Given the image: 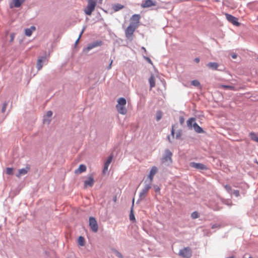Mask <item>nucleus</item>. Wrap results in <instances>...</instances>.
Here are the masks:
<instances>
[{
	"mask_svg": "<svg viewBox=\"0 0 258 258\" xmlns=\"http://www.w3.org/2000/svg\"><path fill=\"white\" fill-rule=\"evenodd\" d=\"M150 185H146V187H145V190H144L143 191V194H144V192H146L148 191V189L150 188Z\"/></svg>",
	"mask_w": 258,
	"mask_h": 258,
	"instance_id": "nucleus-36",
	"label": "nucleus"
},
{
	"mask_svg": "<svg viewBox=\"0 0 258 258\" xmlns=\"http://www.w3.org/2000/svg\"><path fill=\"white\" fill-rule=\"evenodd\" d=\"M232 56V57L233 58H236V55H235V54L233 55Z\"/></svg>",
	"mask_w": 258,
	"mask_h": 258,
	"instance_id": "nucleus-48",
	"label": "nucleus"
},
{
	"mask_svg": "<svg viewBox=\"0 0 258 258\" xmlns=\"http://www.w3.org/2000/svg\"><path fill=\"white\" fill-rule=\"evenodd\" d=\"M207 67L213 70H217L219 67V64L217 62H209L207 64Z\"/></svg>",
	"mask_w": 258,
	"mask_h": 258,
	"instance_id": "nucleus-22",
	"label": "nucleus"
},
{
	"mask_svg": "<svg viewBox=\"0 0 258 258\" xmlns=\"http://www.w3.org/2000/svg\"><path fill=\"white\" fill-rule=\"evenodd\" d=\"M156 2L152 0H146L142 2L141 7L143 8H149L152 6H155Z\"/></svg>",
	"mask_w": 258,
	"mask_h": 258,
	"instance_id": "nucleus-11",
	"label": "nucleus"
},
{
	"mask_svg": "<svg viewBox=\"0 0 258 258\" xmlns=\"http://www.w3.org/2000/svg\"><path fill=\"white\" fill-rule=\"evenodd\" d=\"M171 135L174 136V126L173 125L172 127V130H171Z\"/></svg>",
	"mask_w": 258,
	"mask_h": 258,
	"instance_id": "nucleus-45",
	"label": "nucleus"
},
{
	"mask_svg": "<svg viewBox=\"0 0 258 258\" xmlns=\"http://www.w3.org/2000/svg\"><path fill=\"white\" fill-rule=\"evenodd\" d=\"M189 166L199 170H207V167L204 164L200 163H196V162H190L189 163Z\"/></svg>",
	"mask_w": 258,
	"mask_h": 258,
	"instance_id": "nucleus-9",
	"label": "nucleus"
},
{
	"mask_svg": "<svg viewBox=\"0 0 258 258\" xmlns=\"http://www.w3.org/2000/svg\"><path fill=\"white\" fill-rule=\"evenodd\" d=\"M30 170V166L29 165H27L25 168L20 169L18 170V173L16 174V176L18 178L20 177L21 176L26 175L27 174L28 171Z\"/></svg>",
	"mask_w": 258,
	"mask_h": 258,
	"instance_id": "nucleus-10",
	"label": "nucleus"
},
{
	"mask_svg": "<svg viewBox=\"0 0 258 258\" xmlns=\"http://www.w3.org/2000/svg\"><path fill=\"white\" fill-rule=\"evenodd\" d=\"M115 253L116 254V255L119 257V258H123V256L121 254V253H120L119 251H117V250H115Z\"/></svg>",
	"mask_w": 258,
	"mask_h": 258,
	"instance_id": "nucleus-33",
	"label": "nucleus"
},
{
	"mask_svg": "<svg viewBox=\"0 0 258 258\" xmlns=\"http://www.w3.org/2000/svg\"><path fill=\"white\" fill-rule=\"evenodd\" d=\"M155 191L156 192H158L160 191V188L159 187H155Z\"/></svg>",
	"mask_w": 258,
	"mask_h": 258,
	"instance_id": "nucleus-44",
	"label": "nucleus"
},
{
	"mask_svg": "<svg viewBox=\"0 0 258 258\" xmlns=\"http://www.w3.org/2000/svg\"><path fill=\"white\" fill-rule=\"evenodd\" d=\"M86 166L85 165L81 164L79 168L75 170V173H81L86 171Z\"/></svg>",
	"mask_w": 258,
	"mask_h": 258,
	"instance_id": "nucleus-18",
	"label": "nucleus"
},
{
	"mask_svg": "<svg viewBox=\"0 0 258 258\" xmlns=\"http://www.w3.org/2000/svg\"><path fill=\"white\" fill-rule=\"evenodd\" d=\"M137 28L128 25V26L125 30V37L130 40H132L133 38L134 33Z\"/></svg>",
	"mask_w": 258,
	"mask_h": 258,
	"instance_id": "nucleus-6",
	"label": "nucleus"
},
{
	"mask_svg": "<svg viewBox=\"0 0 258 258\" xmlns=\"http://www.w3.org/2000/svg\"><path fill=\"white\" fill-rule=\"evenodd\" d=\"M145 59L151 64H153L152 61L151 59L148 57H145Z\"/></svg>",
	"mask_w": 258,
	"mask_h": 258,
	"instance_id": "nucleus-37",
	"label": "nucleus"
},
{
	"mask_svg": "<svg viewBox=\"0 0 258 258\" xmlns=\"http://www.w3.org/2000/svg\"><path fill=\"white\" fill-rule=\"evenodd\" d=\"M6 172L8 175H12L13 174V168L10 167L7 168Z\"/></svg>",
	"mask_w": 258,
	"mask_h": 258,
	"instance_id": "nucleus-30",
	"label": "nucleus"
},
{
	"mask_svg": "<svg viewBox=\"0 0 258 258\" xmlns=\"http://www.w3.org/2000/svg\"><path fill=\"white\" fill-rule=\"evenodd\" d=\"M112 62H113V60H111V61L110 62V64H109L108 67H107V70H110L111 69V67H112Z\"/></svg>",
	"mask_w": 258,
	"mask_h": 258,
	"instance_id": "nucleus-43",
	"label": "nucleus"
},
{
	"mask_svg": "<svg viewBox=\"0 0 258 258\" xmlns=\"http://www.w3.org/2000/svg\"><path fill=\"white\" fill-rule=\"evenodd\" d=\"M220 225H218V224H214L212 226V229H214V228H220Z\"/></svg>",
	"mask_w": 258,
	"mask_h": 258,
	"instance_id": "nucleus-38",
	"label": "nucleus"
},
{
	"mask_svg": "<svg viewBox=\"0 0 258 258\" xmlns=\"http://www.w3.org/2000/svg\"><path fill=\"white\" fill-rule=\"evenodd\" d=\"M178 254L183 258H190L192 255V251L189 247H184L179 250Z\"/></svg>",
	"mask_w": 258,
	"mask_h": 258,
	"instance_id": "nucleus-4",
	"label": "nucleus"
},
{
	"mask_svg": "<svg viewBox=\"0 0 258 258\" xmlns=\"http://www.w3.org/2000/svg\"><path fill=\"white\" fill-rule=\"evenodd\" d=\"M89 226L94 232H97L98 230L97 222L94 217H91L89 218Z\"/></svg>",
	"mask_w": 258,
	"mask_h": 258,
	"instance_id": "nucleus-7",
	"label": "nucleus"
},
{
	"mask_svg": "<svg viewBox=\"0 0 258 258\" xmlns=\"http://www.w3.org/2000/svg\"><path fill=\"white\" fill-rule=\"evenodd\" d=\"M141 16L139 14L133 15L130 20V25L138 28L139 26Z\"/></svg>",
	"mask_w": 258,
	"mask_h": 258,
	"instance_id": "nucleus-5",
	"label": "nucleus"
},
{
	"mask_svg": "<svg viewBox=\"0 0 258 258\" xmlns=\"http://www.w3.org/2000/svg\"><path fill=\"white\" fill-rule=\"evenodd\" d=\"M126 101L124 98H119L117 100V104L116 106V109L118 113L124 115L127 112V110L125 108Z\"/></svg>",
	"mask_w": 258,
	"mask_h": 258,
	"instance_id": "nucleus-1",
	"label": "nucleus"
},
{
	"mask_svg": "<svg viewBox=\"0 0 258 258\" xmlns=\"http://www.w3.org/2000/svg\"><path fill=\"white\" fill-rule=\"evenodd\" d=\"M94 183V180L92 176H89L86 180L84 181V187L88 188L92 187Z\"/></svg>",
	"mask_w": 258,
	"mask_h": 258,
	"instance_id": "nucleus-13",
	"label": "nucleus"
},
{
	"mask_svg": "<svg viewBox=\"0 0 258 258\" xmlns=\"http://www.w3.org/2000/svg\"><path fill=\"white\" fill-rule=\"evenodd\" d=\"M102 44V42L101 41H97L96 42H94L92 43L89 44L87 47L84 49V51L88 52L90 51L91 49L99 46H101Z\"/></svg>",
	"mask_w": 258,
	"mask_h": 258,
	"instance_id": "nucleus-12",
	"label": "nucleus"
},
{
	"mask_svg": "<svg viewBox=\"0 0 258 258\" xmlns=\"http://www.w3.org/2000/svg\"><path fill=\"white\" fill-rule=\"evenodd\" d=\"M194 61L196 62V63H199L200 62V58H198V57H197L195 59H194Z\"/></svg>",
	"mask_w": 258,
	"mask_h": 258,
	"instance_id": "nucleus-46",
	"label": "nucleus"
},
{
	"mask_svg": "<svg viewBox=\"0 0 258 258\" xmlns=\"http://www.w3.org/2000/svg\"><path fill=\"white\" fill-rule=\"evenodd\" d=\"M6 105H7L6 104H4V106H3V108H2V111L3 112H5V109H6Z\"/></svg>",
	"mask_w": 258,
	"mask_h": 258,
	"instance_id": "nucleus-47",
	"label": "nucleus"
},
{
	"mask_svg": "<svg viewBox=\"0 0 258 258\" xmlns=\"http://www.w3.org/2000/svg\"><path fill=\"white\" fill-rule=\"evenodd\" d=\"M142 49L143 50H144L145 52L146 51V48H145L144 47H142Z\"/></svg>",
	"mask_w": 258,
	"mask_h": 258,
	"instance_id": "nucleus-49",
	"label": "nucleus"
},
{
	"mask_svg": "<svg viewBox=\"0 0 258 258\" xmlns=\"http://www.w3.org/2000/svg\"><path fill=\"white\" fill-rule=\"evenodd\" d=\"M50 122V119H47L45 118L43 119V122L44 123L48 124Z\"/></svg>",
	"mask_w": 258,
	"mask_h": 258,
	"instance_id": "nucleus-40",
	"label": "nucleus"
},
{
	"mask_svg": "<svg viewBox=\"0 0 258 258\" xmlns=\"http://www.w3.org/2000/svg\"><path fill=\"white\" fill-rule=\"evenodd\" d=\"M191 217L194 219H197L199 217V213L197 212H194L191 214Z\"/></svg>",
	"mask_w": 258,
	"mask_h": 258,
	"instance_id": "nucleus-31",
	"label": "nucleus"
},
{
	"mask_svg": "<svg viewBox=\"0 0 258 258\" xmlns=\"http://www.w3.org/2000/svg\"><path fill=\"white\" fill-rule=\"evenodd\" d=\"M123 7H124L123 6H122L120 4H117L114 5L113 6V9L115 12H117V11L122 9V8H123Z\"/></svg>",
	"mask_w": 258,
	"mask_h": 258,
	"instance_id": "nucleus-26",
	"label": "nucleus"
},
{
	"mask_svg": "<svg viewBox=\"0 0 258 258\" xmlns=\"http://www.w3.org/2000/svg\"><path fill=\"white\" fill-rule=\"evenodd\" d=\"M11 36V40L10 41L12 42L14 40V39L15 38V34L14 33H11L10 35Z\"/></svg>",
	"mask_w": 258,
	"mask_h": 258,
	"instance_id": "nucleus-39",
	"label": "nucleus"
},
{
	"mask_svg": "<svg viewBox=\"0 0 258 258\" xmlns=\"http://www.w3.org/2000/svg\"><path fill=\"white\" fill-rule=\"evenodd\" d=\"M134 200H135V199L133 198V199L132 207H133L134 204ZM130 219L131 221H134V222H135V220H136L134 214L133 213V207H132L131 210L130 214Z\"/></svg>",
	"mask_w": 258,
	"mask_h": 258,
	"instance_id": "nucleus-24",
	"label": "nucleus"
},
{
	"mask_svg": "<svg viewBox=\"0 0 258 258\" xmlns=\"http://www.w3.org/2000/svg\"><path fill=\"white\" fill-rule=\"evenodd\" d=\"M191 84L192 85L196 86V87H201L200 83L198 80H193L191 81Z\"/></svg>",
	"mask_w": 258,
	"mask_h": 258,
	"instance_id": "nucleus-29",
	"label": "nucleus"
},
{
	"mask_svg": "<svg viewBox=\"0 0 258 258\" xmlns=\"http://www.w3.org/2000/svg\"><path fill=\"white\" fill-rule=\"evenodd\" d=\"M172 152L168 149L166 150L165 151L164 155L161 159L162 163L165 164L167 165H169L170 164H172Z\"/></svg>",
	"mask_w": 258,
	"mask_h": 258,
	"instance_id": "nucleus-2",
	"label": "nucleus"
},
{
	"mask_svg": "<svg viewBox=\"0 0 258 258\" xmlns=\"http://www.w3.org/2000/svg\"><path fill=\"white\" fill-rule=\"evenodd\" d=\"M23 2V0H13L12 3L10 4V7L11 8L13 7L18 8L20 7Z\"/></svg>",
	"mask_w": 258,
	"mask_h": 258,
	"instance_id": "nucleus-16",
	"label": "nucleus"
},
{
	"mask_svg": "<svg viewBox=\"0 0 258 258\" xmlns=\"http://www.w3.org/2000/svg\"><path fill=\"white\" fill-rule=\"evenodd\" d=\"M78 243L81 246L85 245V239L83 236H79L78 240Z\"/></svg>",
	"mask_w": 258,
	"mask_h": 258,
	"instance_id": "nucleus-27",
	"label": "nucleus"
},
{
	"mask_svg": "<svg viewBox=\"0 0 258 258\" xmlns=\"http://www.w3.org/2000/svg\"><path fill=\"white\" fill-rule=\"evenodd\" d=\"M225 188L227 189V191L228 192H229V191H230V189H231V187H230V186L229 185H226L225 186Z\"/></svg>",
	"mask_w": 258,
	"mask_h": 258,
	"instance_id": "nucleus-41",
	"label": "nucleus"
},
{
	"mask_svg": "<svg viewBox=\"0 0 258 258\" xmlns=\"http://www.w3.org/2000/svg\"><path fill=\"white\" fill-rule=\"evenodd\" d=\"M45 60V57L41 56V57H40L38 58V59L37 60V66H36L38 70H40L42 69V66H43L42 62L44 61Z\"/></svg>",
	"mask_w": 258,
	"mask_h": 258,
	"instance_id": "nucleus-17",
	"label": "nucleus"
},
{
	"mask_svg": "<svg viewBox=\"0 0 258 258\" xmlns=\"http://www.w3.org/2000/svg\"><path fill=\"white\" fill-rule=\"evenodd\" d=\"M193 127L195 131L198 133H202L204 132L203 130L196 122L194 123Z\"/></svg>",
	"mask_w": 258,
	"mask_h": 258,
	"instance_id": "nucleus-21",
	"label": "nucleus"
},
{
	"mask_svg": "<svg viewBox=\"0 0 258 258\" xmlns=\"http://www.w3.org/2000/svg\"><path fill=\"white\" fill-rule=\"evenodd\" d=\"M249 135L252 140L258 143V137L254 133H250Z\"/></svg>",
	"mask_w": 258,
	"mask_h": 258,
	"instance_id": "nucleus-28",
	"label": "nucleus"
},
{
	"mask_svg": "<svg viewBox=\"0 0 258 258\" xmlns=\"http://www.w3.org/2000/svg\"><path fill=\"white\" fill-rule=\"evenodd\" d=\"M96 5V2L93 0H88V5L84 10L85 13L89 16L92 14V12L95 10Z\"/></svg>",
	"mask_w": 258,
	"mask_h": 258,
	"instance_id": "nucleus-3",
	"label": "nucleus"
},
{
	"mask_svg": "<svg viewBox=\"0 0 258 258\" xmlns=\"http://www.w3.org/2000/svg\"><path fill=\"white\" fill-rule=\"evenodd\" d=\"M225 16L227 20L234 25L236 26H240V23L238 22V19L237 18L228 14H225Z\"/></svg>",
	"mask_w": 258,
	"mask_h": 258,
	"instance_id": "nucleus-8",
	"label": "nucleus"
},
{
	"mask_svg": "<svg viewBox=\"0 0 258 258\" xmlns=\"http://www.w3.org/2000/svg\"><path fill=\"white\" fill-rule=\"evenodd\" d=\"M219 88H222L225 89H229L234 91L237 90V89H236L235 87L232 86L220 85L219 86Z\"/></svg>",
	"mask_w": 258,
	"mask_h": 258,
	"instance_id": "nucleus-25",
	"label": "nucleus"
},
{
	"mask_svg": "<svg viewBox=\"0 0 258 258\" xmlns=\"http://www.w3.org/2000/svg\"><path fill=\"white\" fill-rule=\"evenodd\" d=\"M149 82L150 83V89L155 86V78L154 75H152L149 79Z\"/></svg>",
	"mask_w": 258,
	"mask_h": 258,
	"instance_id": "nucleus-19",
	"label": "nucleus"
},
{
	"mask_svg": "<svg viewBox=\"0 0 258 258\" xmlns=\"http://www.w3.org/2000/svg\"><path fill=\"white\" fill-rule=\"evenodd\" d=\"M83 32H84V30H83L82 31L81 33V34H80L79 38H78V39L76 40V44H77V43L79 42V39H80V38H81V35H82V34H83Z\"/></svg>",
	"mask_w": 258,
	"mask_h": 258,
	"instance_id": "nucleus-42",
	"label": "nucleus"
},
{
	"mask_svg": "<svg viewBox=\"0 0 258 258\" xmlns=\"http://www.w3.org/2000/svg\"><path fill=\"white\" fill-rule=\"evenodd\" d=\"M249 258H251V257H249Z\"/></svg>",
	"mask_w": 258,
	"mask_h": 258,
	"instance_id": "nucleus-51",
	"label": "nucleus"
},
{
	"mask_svg": "<svg viewBox=\"0 0 258 258\" xmlns=\"http://www.w3.org/2000/svg\"><path fill=\"white\" fill-rule=\"evenodd\" d=\"M196 122V119L195 118L191 117L187 121V126L190 129L193 127V124Z\"/></svg>",
	"mask_w": 258,
	"mask_h": 258,
	"instance_id": "nucleus-23",
	"label": "nucleus"
},
{
	"mask_svg": "<svg viewBox=\"0 0 258 258\" xmlns=\"http://www.w3.org/2000/svg\"><path fill=\"white\" fill-rule=\"evenodd\" d=\"M179 122H180V123L182 125L184 123V118L182 116H181L179 118Z\"/></svg>",
	"mask_w": 258,
	"mask_h": 258,
	"instance_id": "nucleus-35",
	"label": "nucleus"
},
{
	"mask_svg": "<svg viewBox=\"0 0 258 258\" xmlns=\"http://www.w3.org/2000/svg\"><path fill=\"white\" fill-rule=\"evenodd\" d=\"M52 115V112L51 111H48L47 112H46V116H45V117H50Z\"/></svg>",
	"mask_w": 258,
	"mask_h": 258,
	"instance_id": "nucleus-34",
	"label": "nucleus"
},
{
	"mask_svg": "<svg viewBox=\"0 0 258 258\" xmlns=\"http://www.w3.org/2000/svg\"><path fill=\"white\" fill-rule=\"evenodd\" d=\"M35 30L34 26H31L30 28L25 29V35L27 36H30L33 31Z\"/></svg>",
	"mask_w": 258,
	"mask_h": 258,
	"instance_id": "nucleus-20",
	"label": "nucleus"
},
{
	"mask_svg": "<svg viewBox=\"0 0 258 258\" xmlns=\"http://www.w3.org/2000/svg\"><path fill=\"white\" fill-rule=\"evenodd\" d=\"M112 158H113V156H110L108 158L107 160L105 162V163L104 164L103 170V174H105V173L107 171L108 167L112 160Z\"/></svg>",
	"mask_w": 258,
	"mask_h": 258,
	"instance_id": "nucleus-15",
	"label": "nucleus"
},
{
	"mask_svg": "<svg viewBox=\"0 0 258 258\" xmlns=\"http://www.w3.org/2000/svg\"><path fill=\"white\" fill-rule=\"evenodd\" d=\"M162 115V112L160 111H159L157 112V115H156L157 120H159L161 118Z\"/></svg>",
	"mask_w": 258,
	"mask_h": 258,
	"instance_id": "nucleus-32",
	"label": "nucleus"
},
{
	"mask_svg": "<svg viewBox=\"0 0 258 258\" xmlns=\"http://www.w3.org/2000/svg\"><path fill=\"white\" fill-rule=\"evenodd\" d=\"M157 172L158 168L157 167L154 166L151 168L149 174L148 175V178H149L151 182H152L153 177Z\"/></svg>",
	"mask_w": 258,
	"mask_h": 258,
	"instance_id": "nucleus-14",
	"label": "nucleus"
},
{
	"mask_svg": "<svg viewBox=\"0 0 258 258\" xmlns=\"http://www.w3.org/2000/svg\"><path fill=\"white\" fill-rule=\"evenodd\" d=\"M101 2L102 1V0H100Z\"/></svg>",
	"mask_w": 258,
	"mask_h": 258,
	"instance_id": "nucleus-50",
	"label": "nucleus"
}]
</instances>
